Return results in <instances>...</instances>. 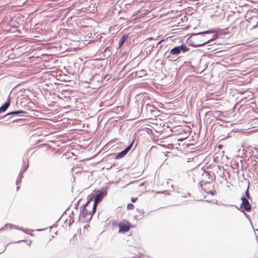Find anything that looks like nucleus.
<instances>
[{
	"mask_svg": "<svg viewBox=\"0 0 258 258\" xmlns=\"http://www.w3.org/2000/svg\"><path fill=\"white\" fill-rule=\"evenodd\" d=\"M254 149L255 150H258V146L256 147H254Z\"/></svg>",
	"mask_w": 258,
	"mask_h": 258,
	"instance_id": "nucleus-16",
	"label": "nucleus"
},
{
	"mask_svg": "<svg viewBox=\"0 0 258 258\" xmlns=\"http://www.w3.org/2000/svg\"><path fill=\"white\" fill-rule=\"evenodd\" d=\"M135 208L134 205L133 204L128 203L127 205V209L131 210L134 209Z\"/></svg>",
	"mask_w": 258,
	"mask_h": 258,
	"instance_id": "nucleus-11",
	"label": "nucleus"
},
{
	"mask_svg": "<svg viewBox=\"0 0 258 258\" xmlns=\"http://www.w3.org/2000/svg\"><path fill=\"white\" fill-rule=\"evenodd\" d=\"M241 207H243L244 209L246 211L250 212L251 210V207L248 201L244 197L241 198Z\"/></svg>",
	"mask_w": 258,
	"mask_h": 258,
	"instance_id": "nucleus-5",
	"label": "nucleus"
},
{
	"mask_svg": "<svg viewBox=\"0 0 258 258\" xmlns=\"http://www.w3.org/2000/svg\"><path fill=\"white\" fill-rule=\"evenodd\" d=\"M22 112H23V111H18L12 112L9 113V114H19V113H21Z\"/></svg>",
	"mask_w": 258,
	"mask_h": 258,
	"instance_id": "nucleus-12",
	"label": "nucleus"
},
{
	"mask_svg": "<svg viewBox=\"0 0 258 258\" xmlns=\"http://www.w3.org/2000/svg\"><path fill=\"white\" fill-rule=\"evenodd\" d=\"M161 41H159V42H158V44L160 43Z\"/></svg>",
	"mask_w": 258,
	"mask_h": 258,
	"instance_id": "nucleus-19",
	"label": "nucleus"
},
{
	"mask_svg": "<svg viewBox=\"0 0 258 258\" xmlns=\"http://www.w3.org/2000/svg\"><path fill=\"white\" fill-rule=\"evenodd\" d=\"M245 194H246V197L249 198V192H248V187L247 188L246 192H245Z\"/></svg>",
	"mask_w": 258,
	"mask_h": 258,
	"instance_id": "nucleus-13",
	"label": "nucleus"
},
{
	"mask_svg": "<svg viewBox=\"0 0 258 258\" xmlns=\"http://www.w3.org/2000/svg\"><path fill=\"white\" fill-rule=\"evenodd\" d=\"M208 33H209V31L194 34V37L193 39L194 40H198V42H197L194 45L196 46H201L210 42L211 40V39L206 38V36H205V34Z\"/></svg>",
	"mask_w": 258,
	"mask_h": 258,
	"instance_id": "nucleus-1",
	"label": "nucleus"
},
{
	"mask_svg": "<svg viewBox=\"0 0 258 258\" xmlns=\"http://www.w3.org/2000/svg\"><path fill=\"white\" fill-rule=\"evenodd\" d=\"M104 197V194L103 192H100L96 195L93 205L94 209H95L97 204L102 201Z\"/></svg>",
	"mask_w": 258,
	"mask_h": 258,
	"instance_id": "nucleus-6",
	"label": "nucleus"
},
{
	"mask_svg": "<svg viewBox=\"0 0 258 258\" xmlns=\"http://www.w3.org/2000/svg\"><path fill=\"white\" fill-rule=\"evenodd\" d=\"M118 227V232L120 233H124L128 232L132 227V225L130 222L125 219H122L117 224Z\"/></svg>",
	"mask_w": 258,
	"mask_h": 258,
	"instance_id": "nucleus-2",
	"label": "nucleus"
},
{
	"mask_svg": "<svg viewBox=\"0 0 258 258\" xmlns=\"http://www.w3.org/2000/svg\"><path fill=\"white\" fill-rule=\"evenodd\" d=\"M144 214L143 209L137 208L134 217L136 220H141L144 217Z\"/></svg>",
	"mask_w": 258,
	"mask_h": 258,
	"instance_id": "nucleus-7",
	"label": "nucleus"
},
{
	"mask_svg": "<svg viewBox=\"0 0 258 258\" xmlns=\"http://www.w3.org/2000/svg\"><path fill=\"white\" fill-rule=\"evenodd\" d=\"M188 50V48L185 44L176 46L171 49L170 53L174 55H178L181 52H185Z\"/></svg>",
	"mask_w": 258,
	"mask_h": 258,
	"instance_id": "nucleus-3",
	"label": "nucleus"
},
{
	"mask_svg": "<svg viewBox=\"0 0 258 258\" xmlns=\"http://www.w3.org/2000/svg\"><path fill=\"white\" fill-rule=\"evenodd\" d=\"M223 147V146L222 145H219L218 146V148L219 149H221Z\"/></svg>",
	"mask_w": 258,
	"mask_h": 258,
	"instance_id": "nucleus-15",
	"label": "nucleus"
},
{
	"mask_svg": "<svg viewBox=\"0 0 258 258\" xmlns=\"http://www.w3.org/2000/svg\"><path fill=\"white\" fill-rule=\"evenodd\" d=\"M128 37V35L126 34H124L122 35L121 38L120 39L119 41V47H121L124 42L126 41V39Z\"/></svg>",
	"mask_w": 258,
	"mask_h": 258,
	"instance_id": "nucleus-9",
	"label": "nucleus"
},
{
	"mask_svg": "<svg viewBox=\"0 0 258 258\" xmlns=\"http://www.w3.org/2000/svg\"><path fill=\"white\" fill-rule=\"evenodd\" d=\"M137 199H138V198H134V197H133V198H131V201L132 202H135L137 200Z\"/></svg>",
	"mask_w": 258,
	"mask_h": 258,
	"instance_id": "nucleus-14",
	"label": "nucleus"
},
{
	"mask_svg": "<svg viewBox=\"0 0 258 258\" xmlns=\"http://www.w3.org/2000/svg\"><path fill=\"white\" fill-rule=\"evenodd\" d=\"M10 103L9 101L6 102L1 108H0V113L2 112L5 111L7 108L9 107Z\"/></svg>",
	"mask_w": 258,
	"mask_h": 258,
	"instance_id": "nucleus-10",
	"label": "nucleus"
},
{
	"mask_svg": "<svg viewBox=\"0 0 258 258\" xmlns=\"http://www.w3.org/2000/svg\"><path fill=\"white\" fill-rule=\"evenodd\" d=\"M132 146V144L130 145L129 146L126 147L124 150L121 151L120 153H118L115 157L116 159H119L123 157L126 153L130 150L131 147Z\"/></svg>",
	"mask_w": 258,
	"mask_h": 258,
	"instance_id": "nucleus-8",
	"label": "nucleus"
},
{
	"mask_svg": "<svg viewBox=\"0 0 258 258\" xmlns=\"http://www.w3.org/2000/svg\"><path fill=\"white\" fill-rule=\"evenodd\" d=\"M256 26H258V21L257 22Z\"/></svg>",
	"mask_w": 258,
	"mask_h": 258,
	"instance_id": "nucleus-18",
	"label": "nucleus"
},
{
	"mask_svg": "<svg viewBox=\"0 0 258 258\" xmlns=\"http://www.w3.org/2000/svg\"><path fill=\"white\" fill-rule=\"evenodd\" d=\"M202 188L207 193L210 194L212 195H214V193L215 192V191L214 190H212L209 189V187H212L213 186L212 185V184L210 182H203V181L201 182V184Z\"/></svg>",
	"mask_w": 258,
	"mask_h": 258,
	"instance_id": "nucleus-4",
	"label": "nucleus"
},
{
	"mask_svg": "<svg viewBox=\"0 0 258 258\" xmlns=\"http://www.w3.org/2000/svg\"><path fill=\"white\" fill-rule=\"evenodd\" d=\"M89 203V201H88V202H87V203H86V205H88V204Z\"/></svg>",
	"mask_w": 258,
	"mask_h": 258,
	"instance_id": "nucleus-17",
	"label": "nucleus"
}]
</instances>
